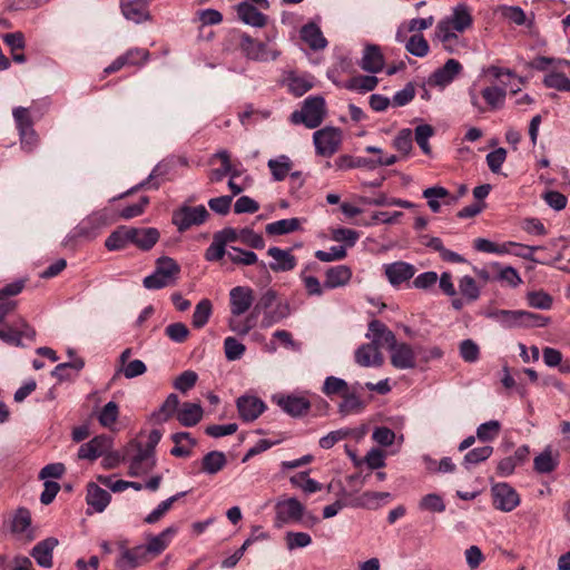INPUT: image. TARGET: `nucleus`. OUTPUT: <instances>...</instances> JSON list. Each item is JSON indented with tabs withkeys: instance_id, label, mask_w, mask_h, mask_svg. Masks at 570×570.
Returning a JSON list of instances; mask_svg holds the SVG:
<instances>
[{
	"instance_id": "1",
	"label": "nucleus",
	"mask_w": 570,
	"mask_h": 570,
	"mask_svg": "<svg viewBox=\"0 0 570 570\" xmlns=\"http://www.w3.org/2000/svg\"><path fill=\"white\" fill-rule=\"evenodd\" d=\"M179 274L180 266L178 263L171 257L163 256L156 261L155 272L146 276L142 284L147 289H160L175 285Z\"/></svg>"
},
{
	"instance_id": "2",
	"label": "nucleus",
	"mask_w": 570,
	"mask_h": 570,
	"mask_svg": "<svg viewBox=\"0 0 570 570\" xmlns=\"http://www.w3.org/2000/svg\"><path fill=\"white\" fill-rule=\"evenodd\" d=\"M276 299L277 293L274 289H267L261 295L253 311L244 320H228L229 330L240 336L247 335L256 326L257 316L259 313L266 312L268 308H271L275 304Z\"/></svg>"
},
{
	"instance_id": "3",
	"label": "nucleus",
	"mask_w": 570,
	"mask_h": 570,
	"mask_svg": "<svg viewBox=\"0 0 570 570\" xmlns=\"http://www.w3.org/2000/svg\"><path fill=\"white\" fill-rule=\"evenodd\" d=\"M325 100L321 96L308 97L301 111H294L291 119L294 124L303 122L307 128L318 127L325 117Z\"/></svg>"
},
{
	"instance_id": "4",
	"label": "nucleus",
	"mask_w": 570,
	"mask_h": 570,
	"mask_svg": "<svg viewBox=\"0 0 570 570\" xmlns=\"http://www.w3.org/2000/svg\"><path fill=\"white\" fill-rule=\"evenodd\" d=\"M208 216L209 213L204 205L195 207L183 205L173 212L171 222L177 227L178 232L184 233L193 226L204 224Z\"/></svg>"
},
{
	"instance_id": "5",
	"label": "nucleus",
	"mask_w": 570,
	"mask_h": 570,
	"mask_svg": "<svg viewBox=\"0 0 570 570\" xmlns=\"http://www.w3.org/2000/svg\"><path fill=\"white\" fill-rule=\"evenodd\" d=\"M239 48L247 59L259 62L276 60L281 55L277 49L271 48L246 33L240 36Z\"/></svg>"
},
{
	"instance_id": "6",
	"label": "nucleus",
	"mask_w": 570,
	"mask_h": 570,
	"mask_svg": "<svg viewBox=\"0 0 570 570\" xmlns=\"http://www.w3.org/2000/svg\"><path fill=\"white\" fill-rule=\"evenodd\" d=\"M315 150L318 156L331 157L342 144V130L335 127H324L313 134Z\"/></svg>"
},
{
	"instance_id": "7",
	"label": "nucleus",
	"mask_w": 570,
	"mask_h": 570,
	"mask_svg": "<svg viewBox=\"0 0 570 570\" xmlns=\"http://www.w3.org/2000/svg\"><path fill=\"white\" fill-rule=\"evenodd\" d=\"M110 224V217L106 209L95 212L82 219L73 229L71 238L94 239L101 228Z\"/></svg>"
},
{
	"instance_id": "8",
	"label": "nucleus",
	"mask_w": 570,
	"mask_h": 570,
	"mask_svg": "<svg viewBox=\"0 0 570 570\" xmlns=\"http://www.w3.org/2000/svg\"><path fill=\"white\" fill-rule=\"evenodd\" d=\"M275 510V525L277 528H283L285 524L294 522H301L306 515L305 507L296 498L278 501Z\"/></svg>"
},
{
	"instance_id": "9",
	"label": "nucleus",
	"mask_w": 570,
	"mask_h": 570,
	"mask_svg": "<svg viewBox=\"0 0 570 570\" xmlns=\"http://www.w3.org/2000/svg\"><path fill=\"white\" fill-rule=\"evenodd\" d=\"M254 291L248 286H236L229 292L230 317L239 318L254 303Z\"/></svg>"
},
{
	"instance_id": "10",
	"label": "nucleus",
	"mask_w": 570,
	"mask_h": 570,
	"mask_svg": "<svg viewBox=\"0 0 570 570\" xmlns=\"http://www.w3.org/2000/svg\"><path fill=\"white\" fill-rule=\"evenodd\" d=\"M154 0H120L121 14L134 23H144L151 20L149 6Z\"/></svg>"
},
{
	"instance_id": "11",
	"label": "nucleus",
	"mask_w": 570,
	"mask_h": 570,
	"mask_svg": "<svg viewBox=\"0 0 570 570\" xmlns=\"http://www.w3.org/2000/svg\"><path fill=\"white\" fill-rule=\"evenodd\" d=\"M36 331L22 317H18L12 326L0 328V340L7 344L21 346V340H35Z\"/></svg>"
},
{
	"instance_id": "12",
	"label": "nucleus",
	"mask_w": 570,
	"mask_h": 570,
	"mask_svg": "<svg viewBox=\"0 0 570 570\" xmlns=\"http://www.w3.org/2000/svg\"><path fill=\"white\" fill-rule=\"evenodd\" d=\"M149 59V51L144 48H131L124 55L117 57L108 67L105 68V73H114L125 67H140Z\"/></svg>"
},
{
	"instance_id": "13",
	"label": "nucleus",
	"mask_w": 570,
	"mask_h": 570,
	"mask_svg": "<svg viewBox=\"0 0 570 570\" xmlns=\"http://www.w3.org/2000/svg\"><path fill=\"white\" fill-rule=\"evenodd\" d=\"M493 505L503 512L514 510L520 503V497L517 491L508 483H498L491 488Z\"/></svg>"
},
{
	"instance_id": "14",
	"label": "nucleus",
	"mask_w": 570,
	"mask_h": 570,
	"mask_svg": "<svg viewBox=\"0 0 570 570\" xmlns=\"http://www.w3.org/2000/svg\"><path fill=\"white\" fill-rule=\"evenodd\" d=\"M273 401L288 415L299 417L305 415L311 409V402L305 396L295 394L274 395Z\"/></svg>"
},
{
	"instance_id": "15",
	"label": "nucleus",
	"mask_w": 570,
	"mask_h": 570,
	"mask_svg": "<svg viewBox=\"0 0 570 570\" xmlns=\"http://www.w3.org/2000/svg\"><path fill=\"white\" fill-rule=\"evenodd\" d=\"M391 364L397 370H410L416 366L415 352L407 343L395 341L390 347Z\"/></svg>"
},
{
	"instance_id": "16",
	"label": "nucleus",
	"mask_w": 570,
	"mask_h": 570,
	"mask_svg": "<svg viewBox=\"0 0 570 570\" xmlns=\"http://www.w3.org/2000/svg\"><path fill=\"white\" fill-rule=\"evenodd\" d=\"M239 417L244 422L255 421L265 410V402L255 395H242L236 402Z\"/></svg>"
},
{
	"instance_id": "17",
	"label": "nucleus",
	"mask_w": 570,
	"mask_h": 570,
	"mask_svg": "<svg viewBox=\"0 0 570 570\" xmlns=\"http://www.w3.org/2000/svg\"><path fill=\"white\" fill-rule=\"evenodd\" d=\"M383 268L389 283L394 287L410 281L416 272L414 265L403 261L385 264Z\"/></svg>"
},
{
	"instance_id": "18",
	"label": "nucleus",
	"mask_w": 570,
	"mask_h": 570,
	"mask_svg": "<svg viewBox=\"0 0 570 570\" xmlns=\"http://www.w3.org/2000/svg\"><path fill=\"white\" fill-rule=\"evenodd\" d=\"M120 556L116 560V567L120 570H127L137 568L148 560V556L144 550L142 546H137L132 549L126 548L124 543H120Z\"/></svg>"
},
{
	"instance_id": "19",
	"label": "nucleus",
	"mask_w": 570,
	"mask_h": 570,
	"mask_svg": "<svg viewBox=\"0 0 570 570\" xmlns=\"http://www.w3.org/2000/svg\"><path fill=\"white\" fill-rule=\"evenodd\" d=\"M156 465L155 454L150 450L142 449L141 444H137V453L130 460L128 474L130 476H139L150 472Z\"/></svg>"
},
{
	"instance_id": "20",
	"label": "nucleus",
	"mask_w": 570,
	"mask_h": 570,
	"mask_svg": "<svg viewBox=\"0 0 570 570\" xmlns=\"http://www.w3.org/2000/svg\"><path fill=\"white\" fill-rule=\"evenodd\" d=\"M111 439L107 435H98L80 445L78 458L82 460H96L111 449Z\"/></svg>"
},
{
	"instance_id": "21",
	"label": "nucleus",
	"mask_w": 570,
	"mask_h": 570,
	"mask_svg": "<svg viewBox=\"0 0 570 570\" xmlns=\"http://www.w3.org/2000/svg\"><path fill=\"white\" fill-rule=\"evenodd\" d=\"M473 18L469 7L465 4H459L453 9L451 17L439 21L438 24H445L449 29L462 33L471 28Z\"/></svg>"
},
{
	"instance_id": "22",
	"label": "nucleus",
	"mask_w": 570,
	"mask_h": 570,
	"mask_svg": "<svg viewBox=\"0 0 570 570\" xmlns=\"http://www.w3.org/2000/svg\"><path fill=\"white\" fill-rule=\"evenodd\" d=\"M462 71V65L455 59H449L443 67L436 69L429 78V85L445 87Z\"/></svg>"
},
{
	"instance_id": "23",
	"label": "nucleus",
	"mask_w": 570,
	"mask_h": 570,
	"mask_svg": "<svg viewBox=\"0 0 570 570\" xmlns=\"http://www.w3.org/2000/svg\"><path fill=\"white\" fill-rule=\"evenodd\" d=\"M435 39L439 40L444 50L450 53H458L466 47V42L458 36V32L449 29L445 24H436Z\"/></svg>"
},
{
	"instance_id": "24",
	"label": "nucleus",
	"mask_w": 570,
	"mask_h": 570,
	"mask_svg": "<svg viewBox=\"0 0 570 570\" xmlns=\"http://www.w3.org/2000/svg\"><path fill=\"white\" fill-rule=\"evenodd\" d=\"M368 331L371 334H366V337L372 338L371 344L376 345L377 348L382 346L390 347L396 341L395 334L379 320H373L370 322Z\"/></svg>"
},
{
	"instance_id": "25",
	"label": "nucleus",
	"mask_w": 570,
	"mask_h": 570,
	"mask_svg": "<svg viewBox=\"0 0 570 570\" xmlns=\"http://www.w3.org/2000/svg\"><path fill=\"white\" fill-rule=\"evenodd\" d=\"M267 255L274 259V262L269 263V268L276 273L289 272L297 264L296 257L291 253V249H282L274 246L268 248Z\"/></svg>"
},
{
	"instance_id": "26",
	"label": "nucleus",
	"mask_w": 570,
	"mask_h": 570,
	"mask_svg": "<svg viewBox=\"0 0 570 570\" xmlns=\"http://www.w3.org/2000/svg\"><path fill=\"white\" fill-rule=\"evenodd\" d=\"M352 275L353 272L347 265L328 267L325 272L324 287L327 289H334L346 286L350 283Z\"/></svg>"
},
{
	"instance_id": "27",
	"label": "nucleus",
	"mask_w": 570,
	"mask_h": 570,
	"mask_svg": "<svg viewBox=\"0 0 570 570\" xmlns=\"http://www.w3.org/2000/svg\"><path fill=\"white\" fill-rule=\"evenodd\" d=\"M355 362L363 367L382 366L384 357L376 345L366 343L355 351Z\"/></svg>"
},
{
	"instance_id": "28",
	"label": "nucleus",
	"mask_w": 570,
	"mask_h": 570,
	"mask_svg": "<svg viewBox=\"0 0 570 570\" xmlns=\"http://www.w3.org/2000/svg\"><path fill=\"white\" fill-rule=\"evenodd\" d=\"M58 540L53 537H49L38 542L31 551V556L35 558L37 563L42 568L52 567V552L58 546Z\"/></svg>"
},
{
	"instance_id": "29",
	"label": "nucleus",
	"mask_w": 570,
	"mask_h": 570,
	"mask_svg": "<svg viewBox=\"0 0 570 570\" xmlns=\"http://www.w3.org/2000/svg\"><path fill=\"white\" fill-rule=\"evenodd\" d=\"M31 527V514L26 508H19L11 522V531L21 539L33 540Z\"/></svg>"
},
{
	"instance_id": "30",
	"label": "nucleus",
	"mask_w": 570,
	"mask_h": 570,
	"mask_svg": "<svg viewBox=\"0 0 570 570\" xmlns=\"http://www.w3.org/2000/svg\"><path fill=\"white\" fill-rule=\"evenodd\" d=\"M508 87V82L501 81V86H487L481 90V96L490 110H498L504 106Z\"/></svg>"
},
{
	"instance_id": "31",
	"label": "nucleus",
	"mask_w": 570,
	"mask_h": 570,
	"mask_svg": "<svg viewBox=\"0 0 570 570\" xmlns=\"http://www.w3.org/2000/svg\"><path fill=\"white\" fill-rule=\"evenodd\" d=\"M360 66L364 71L380 72L384 67V57L380 47L375 45L366 46Z\"/></svg>"
},
{
	"instance_id": "32",
	"label": "nucleus",
	"mask_w": 570,
	"mask_h": 570,
	"mask_svg": "<svg viewBox=\"0 0 570 570\" xmlns=\"http://www.w3.org/2000/svg\"><path fill=\"white\" fill-rule=\"evenodd\" d=\"M130 243L142 250L150 249L159 239V232L154 227L130 228Z\"/></svg>"
},
{
	"instance_id": "33",
	"label": "nucleus",
	"mask_w": 570,
	"mask_h": 570,
	"mask_svg": "<svg viewBox=\"0 0 570 570\" xmlns=\"http://www.w3.org/2000/svg\"><path fill=\"white\" fill-rule=\"evenodd\" d=\"M110 499V493L96 483L91 482L87 485L86 501L96 512H102L109 504Z\"/></svg>"
},
{
	"instance_id": "34",
	"label": "nucleus",
	"mask_w": 570,
	"mask_h": 570,
	"mask_svg": "<svg viewBox=\"0 0 570 570\" xmlns=\"http://www.w3.org/2000/svg\"><path fill=\"white\" fill-rule=\"evenodd\" d=\"M175 443L170 454L176 458H187L191 454V449L196 445V440L188 432H177L171 435Z\"/></svg>"
},
{
	"instance_id": "35",
	"label": "nucleus",
	"mask_w": 570,
	"mask_h": 570,
	"mask_svg": "<svg viewBox=\"0 0 570 570\" xmlns=\"http://www.w3.org/2000/svg\"><path fill=\"white\" fill-rule=\"evenodd\" d=\"M203 413L200 404L185 402L177 412V420L184 426H195L202 420Z\"/></svg>"
},
{
	"instance_id": "36",
	"label": "nucleus",
	"mask_w": 570,
	"mask_h": 570,
	"mask_svg": "<svg viewBox=\"0 0 570 570\" xmlns=\"http://www.w3.org/2000/svg\"><path fill=\"white\" fill-rule=\"evenodd\" d=\"M301 38L312 50H322L327 46V40L315 23H307L301 29Z\"/></svg>"
},
{
	"instance_id": "37",
	"label": "nucleus",
	"mask_w": 570,
	"mask_h": 570,
	"mask_svg": "<svg viewBox=\"0 0 570 570\" xmlns=\"http://www.w3.org/2000/svg\"><path fill=\"white\" fill-rule=\"evenodd\" d=\"M487 316L507 328L521 327L523 311L497 309L489 312Z\"/></svg>"
},
{
	"instance_id": "38",
	"label": "nucleus",
	"mask_w": 570,
	"mask_h": 570,
	"mask_svg": "<svg viewBox=\"0 0 570 570\" xmlns=\"http://www.w3.org/2000/svg\"><path fill=\"white\" fill-rule=\"evenodd\" d=\"M178 406L179 399L176 394L171 393L167 396L159 409L151 414V417L158 424L164 423L175 414L177 415V412L179 411Z\"/></svg>"
},
{
	"instance_id": "39",
	"label": "nucleus",
	"mask_w": 570,
	"mask_h": 570,
	"mask_svg": "<svg viewBox=\"0 0 570 570\" xmlns=\"http://www.w3.org/2000/svg\"><path fill=\"white\" fill-rule=\"evenodd\" d=\"M237 13L246 24L263 27L266 23V16L247 2H242L237 6Z\"/></svg>"
},
{
	"instance_id": "40",
	"label": "nucleus",
	"mask_w": 570,
	"mask_h": 570,
	"mask_svg": "<svg viewBox=\"0 0 570 570\" xmlns=\"http://www.w3.org/2000/svg\"><path fill=\"white\" fill-rule=\"evenodd\" d=\"M176 532V530L171 527L165 529L158 535L151 537L146 546H142L147 556H158L168 546L171 535Z\"/></svg>"
},
{
	"instance_id": "41",
	"label": "nucleus",
	"mask_w": 570,
	"mask_h": 570,
	"mask_svg": "<svg viewBox=\"0 0 570 570\" xmlns=\"http://www.w3.org/2000/svg\"><path fill=\"white\" fill-rule=\"evenodd\" d=\"M365 407V403L355 392L350 390L342 395V402L338 404V413L343 416L361 413Z\"/></svg>"
},
{
	"instance_id": "42",
	"label": "nucleus",
	"mask_w": 570,
	"mask_h": 570,
	"mask_svg": "<svg viewBox=\"0 0 570 570\" xmlns=\"http://www.w3.org/2000/svg\"><path fill=\"white\" fill-rule=\"evenodd\" d=\"M292 161L286 155H281L275 159H269L267 166L272 173L274 180L282 181L286 178L292 169Z\"/></svg>"
},
{
	"instance_id": "43",
	"label": "nucleus",
	"mask_w": 570,
	"mask_h": 570,
	"mask_svg": "<svg viewBox=\"0 0 570 570\" xmlns=\"http://www.w3.org/2000/svg\"><path fill=\"white\" fill-rule=\"evenodd\" d=\"M226 465V456L223 452H208L202 460V469L208 474H216Z\"/></svg>"
},
{
	"instance_id": "44",
	"label": "nucleus",
	"mask_w": 570,
	"mask_h": 570,
	"mask_svg": "<svg viewBox=\"0 0 570 570\" xmlns=\"http://www.w3.org/2000/svg\"><path fill=\"white\" fill-rule=\"evenodd\" d=\"M299 228L298 218H286L273 222L266 225L265 230L268 235H285L293 233Z\"/></svg>"
},
{
	"instance_id": "45",
	"label": "nucleus",
	"mask_w": 570,
	"mask_h": 570,
	"mask_svg": "<svg viewBox=\"0 0 570 570\" xmlns=\"http://www.w3.org/2000/svg\"><path fill=\"white\" fill-rule=\"evenodd\" d=\"M379 79L375 76H355L351 78L346 83L345 88L358 92L372 91L376 88Z\"/></svg>"
},
{
	"instance_id": "46",
	"label": "nucleus",
	"mask_w": 570,
	"mask_h": 570,
	"mask_svg": "<svg viewBox=\"0 0 570 570\" xmlns=\"http://www.w3.org/2000/svg\"><path fill=\"white\" fill-rule=\"evenodd\" d=\"M130 228H121L112 232L106 239L105 246L109 250H119L130 243Z\"/></svg>"
},
{
	"instance_id": "47",
	"label": "nucleus",
	"mask_w": 570,
	"mask_h": 570,
	"mask_svg": "<svg viewBox=\"0 0 570 570\" xmlns=\"http://www.w3.org/2000/svg\"><path fill=\"white\" fill-rule=\"evenodd\" d=\"M391 494L389 492H375L366 491L363 492L358 498L357 502L360 507L375 510L380 508L384 500L389 499Z\"/></svg>"
},
{
	"instance_id": "48",
	"label": "nucleus",
	"mask_w": 570,
	"mask_h": 570,
	"mask_svg": "<svg viewBox=\"0 0 570 570\" xmlns=\"http://www.w3.org/2000/svg\"><path fill=\"white\" fill-rule=\"evenodd\" d=\"M534 470L539 473H550L557 465L558 461L552 455V450L547 448L542 453L534 458Z\"/></svg>"
},
{
	"instance_id": "49",
	"label": "nucleus",
	"mask_w": 570,
	"mask_h": 570,
	"mask_svg": "<svg viewBox=\"0 0 570 570\" xmlns=\"http://www.w3.org/2000/svg\"><path fill=\"white\" fill-rule=\"evenodd\" d=\"M212 308L213 305L209 299H202L195 307L193 314V326L196 328L204 327L212 315Z\"/></svg>"
},
{
	"instance_id": "50",
	"label": "nucleus",
	"mask_w": 570,
	"mask_h": 570,
	"mask_svg": "<svg viewBox=\"0 0 570 570\" xmlns=\"http://www.w3.org/2000/svg\"><path fill=\"white\" fill-rule=\"evenodd\" d=\"M501 432V423L497 420H491L485 423H482L476 429V438L481 442H491Z\"/></svg>"
},
{
	"instance_id": "51",
	"label": "nucleus",
	"mask_w": 570,
	"mask_h": 570,
	"mask_svg": "<svg viewBox=\"0 0 570 570\" xmlns=\"http://www.w3.org/2000/svg\"><path fill=\"white\" fill-rule=\"evenodd\" d=\"M492 453L493 448L490 445L473 449L464 455L463 465L466 469H470L471 465H475L488 460L492 455Z\"/></svg>"
},
{
	"instance_id": "52",
	"label": "nucleus",
	"mask_w": 570,
	"mask_h": 570,
	"mask_svg": "<svg viewBox=\"0 0 570 570\" xmlns=\"http://www.w3.org/2000/svg\"><path fill=\"white\" fill-rule=\"evenodd\" d=\"M227 256L234 264L237 265H254L257 263V255L252 250H245L238 247H230V250L227 252Z\"/></svg>"
},
{
	"instance_id": "53",
	"label": "nucleus",
	"mask_w": 570,
	"mask_h": 570,
	"mask_svg": "<svg viewBox=\"0 0 570 570\" xmlns=\"http://www.w3.org/2000/svg\"><path fill=\"white\" fill-rule=\"evenodd\" d=\"M406 50L415 57H425L429 53V43L421 33L410 37L405 45Z\"/></svg>"
},
{
	"instance_id": "54",
	"label": "nucleus",
	"mask_w": 570,
	"mask_h": 570,
	"mask_svg": "<svg viewBox=\"0 0 570 570\" xmlns=\"http://www.w3.org/2000/svg\"><path fill=\"white\" fill-rule=\"evenodd\" d=\"M448 196V189L442 186H434L423 190V197L428 199V205L433 213L440 212L441 205L438 199Z\"/></svg>"
},
{
	"instance_id": "55",
	"label": "nucleus",
	"mask_w": 570,
	"mask_h": 570,
	"mask_svg": "<svg viewBox=\"0 0 570 570\" xmlns=\"http://www.w3.org/2000/svg\"><path fill=\"white\" fill-rule=\"evenodd\" d=\"M348 384L340 377L328 376L325 379L322 391L325 395H344L348 391Z\"/></svg>"
},
{
	"instance_id": "56",
	"label": "nucleus",
	"mask_w": 570,
	"mask_h": 570,
	"mask_svg": "<svg viewBox=\"0 0 570 570\" xmlns=\"http://www.w3.org/2000/svg\"><path fill=\"white\" fill-rule=\"evenodd\" d=\"M459 289L468 302H474L480 297V288L473 277L465 275L459 282Z\"/></svg>"
},
{
	"instance_id": "57",
	"label": "nucleus",
	"mask_w": 570,
	"mask_h": 570,
	"mask_svg": "<svg viewBox=\"0 0 570 570\" xmlns=\"http://www.w3.org/2000/svg\"><path fill=\"white\" fill-rule=\"evenodd\" d=\"M434 129L430 125H419L415 130V141L425 155L431 154L429 139L433 136Z\"/></svg>"
},
{
	"instance_id": "58",
	"label": "nucleus",
	"mask_w": 570,
	"mask_h": 570,
	"mask_svg": "<svg viewBox=\"0 0 570 570\" xmlns=\"http://www.w3.org/2000/svg\"><path fill=\"white\" fill-rule=\"evenodd\" d=\"M543 83L547 88L559 91H570V79L562 72H550L544 76Z\"/></svg>"
},
{
	"instance_id": "59",
	"label": "nucleus",
	"mask_w": 570,
	"mask_h": 570,
	"mask_svg": "<svg viewBox=\"0 0 570 570\" xmlns=\"http://www.w3.org/2000/svg\"><path fill=\"white\" fill-rule=\"evenodd\" d=\"M287 86L291 92L299 97L307 92L313 87V83L306 77L291 73L287 78Z\"/></svg>"
},
{
	"instance_id": "60",
	"label": "nucleus",
	"mask_w": 570,
	"mask_h": 570,
	"mask_svg": "<svg viewBox=\"0 0 570 570\" xmlns=\"http://www.w3.org/2000/svg\"><path fill=\"white\" fill-rule=\"evenodd\" d=\"M224 351L228 361H236L244 355L246 347L235 337L228 336L224 340Z\"/></svg>"
},
{
	"instance_id": "61",
	"label": "nucleus",
	"mask_w": 570,
	"mask_h": 570,
	"mask_svg": "<svg viewBox=\"0 0 570 570\" xmlns=\"http://www.w3.org/2000/svg\"><path fill=\"white\" fill-rule=\"evenodd\" d=\"M529 306L539 309H550L552 306V297L543 291H533L527 294Z\"/></svg>"
},
{
	"instance_id": "62",
	"label": "nucleus",
	"mask_w": 570,
	"mask_h": 570,
	"mask_svg": "<svg viewBox=\"0 0 570 570\" xmlns=\"http://www.w3.org/2000/svg\"><path fill=\"white\" fill-rule=\"evenodd\" d=\"M421 510L431 512H443L445 510V503L441 495L436 493H430L424 495L419 503Z\"/></svg>"
},
{
	"instance_id": "63",
	"label": "nucleus",
	"mask_w": 570,
	"mask_h": 570,
	"mask_svg": "<svg viewBox=\"0 0 570 570\" xmlns=\"http://www.w3.org/2000/svg\"><path fill=\"white\" fill-rule=\"evenodd\" d=\"M118 405L116 402H108L99 413V423L102 426L109 428L118 419Z\"/></svg>"
},
{
	"instance_id": "64",
	"label": "nucleus",
	"mask_w": 570,
	"mask_h": 570,
	"mask_svg": "<svg viewBox=\"0 0 570 570\" xmlns=\"http://www.w3.org/2000/svg\"><path fill=\"white\" fill-rule=\"evenodd\" d=\"M166 335L176 343H183L189 335L188 327L180 322L169 324L165 330Z\"/></svg>"
}]
</instances>
